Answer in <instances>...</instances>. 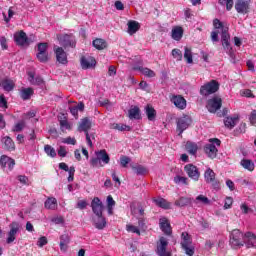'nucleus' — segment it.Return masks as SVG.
I'll return each instance as SVG.
<instances>
[{
    "label": "nucleus",
    "mask_w": 256,
    "mask_h": 256,
    "mask_svg": "<svg viewBox=\"0 0 256 256\" xmlns=\"http://www.w3.org/2000/svg\"><path fill=\"white\" fill-rule=\"evenodd\" d=\"M213 26H214V28L215 29H227V28H224L223 27V22H221V20L220 19H217V18H215L214 20H213Z\"/></svg>",
    "instance_id": "nucleus-61"
},
{
    "label": "nucleus",
    "mask_w": 256,
    "mask_h": 256,
    "mask_svg": "<svg viewBox=\"0 0 256 256\" xmlns=\"http://www.w3.org/2000/svg\"><path fill=\"white\" fill-rule=\"evenodd\" d=\"M1 86L4 91H7L9 93L10 91H13L15 89V82L11 79H4L2 80Z\"/></svg>",
    "instance_id": "nucleus-29"
},
{
    "label": "nucleus",
    "mask_w": 256,
    "mask_h": 256,
    "mask_svg": "<svg viewBox=\"0 0 256 256\" xmlns=\"http://www.w3.org/2000/svg\"><path fill=\"white\" fill-rule=\"evenodd\" d=\"M71 243V237L69 234H62L60 236V251L66 253L67 249H69V244Z\"/></svg>",
    "instance_id": "nucleus-20"
},
{
    "label": "nucleus",
    "mask_w": 256,
    "mask_h": 256,
    "mask_svg": "<svg viewBox=\"0 0 256 256\" xmlns=\"http://www.w3.org/2000/svg\"><path fill=\"white\" fill-rule=\"evenodd\" d=\"M221 107H223V99L219 96H214L207 101L206 109L209 113H217Z\"/></svg>",
    "instance_id": "nucleus-5"
},
{
    "label": "nucleus",
    "mask_w": 256,
    "mask_h": 256,
    "mask_svg": "<svg viewBox=\"0 0 256 256\" xmlns=\"http://www.w3.org/2000/svg\"><path fill=\"white\" fill-rule=\"evenodd\" d=\"M159 227L162 233L167 235V237H171V235H173V228L171 227V222H169L167 217H162L159 219Z\"/></svg>",
    "instance_id": "nucleus-11"
},
{
    "label": "nucleus",
    "mask_w": 256,
    "mask_h": 256,
    "mask_svg": "<svg viewBox=\"0 0 256 256\" xmlns=\"http://www.w3.org/2000/svg\"><path fill=\"white\" fill-rule=\"evenodd\" d=\"M23 129H25V120H21L18 123H16L14 125V127L12 128V131L14 133H21V131H23Z\"/></svg>",
    "instance_id": "nucleus-46"
},
{
    "label": "nucleus",
    "mask_w": 256,
    "mask_h": 256,
    "mask_svg": "<svg viewBox=\"0 0 256 256\" xmlns=\"http://www.w3.org/2000/svg\"><path fill=\"white\" fill-rule=\"evenodd\" d=\"M54 53L56 55V61L60 63V65H67V63H69L67 52H65L63 47L54 46Z\"/></svg>",
    "instance_id": "nucleus-12"
},
{
    "label": "nucleus",
    "mask_w": 256,
    "mask_h": 256,
    "mask_svg": "<svg viewBox=\"0 0 256 256\" xmlns=\"http://www.w3.org/2000/svg\"><path fill=\"white\" fill-rule=\"evenodd\" d=\"M243 247L247 249H255L256 247V235L253 232H246L242 238Z\"/></svg>",
    "instance_id": "nucleus-10"
},
{
    "label": "nucleus",
    "mask_w": 256,
    "mask_h": 256,
    "mask_svg": "<svg viewBox=\"0 0 256 256\" xmlns=\"http://www.w3.org/2000/svg\"><path fill=\"white\" fill-rule=\"evenodd\" d=\"M68 173H69L68 183H72V181L75 180V168L73 166H71Z\"/></svg>",
    "instance_id": "nucleus-59"
},
{
    "label": "nucleus",
    "mask_w": 256,
    "mask_h": 256,
    "mask_svg": "<svg viewBox=\"0 0 256 256\" xmlns=\"http://www.w3.org/2000/svg\"><path fill=\"white\" fill-rule=\"evenodd\" d=\"M234 7L240 15H247L251 11V2L249 0H236Z\"/></svg>",
    "instance_id": "nucleus-9"
},
{
    "label": "nucleus",
    "mask_w": 256,
    "mask_h": 256,
    "mask_svg": "<svg viewBox=\"0 0 256 256\" xmlns=\"http://www.w3.org/2000/svg\"><path fill=\"white\" fill-rule=\"evenodd\" d=\"M126 231H128V233H136V235H141V230H139V227L134 226L133 224H127Z\"/></svg>",
    "instance_id": "nucleus-49"
},
{
    "label": "nucleus",
    "mask_w": 256,
    "mask_h": 256,
    "mask_svg": "<svg viewBox=\"0 0 256 256\" xmlns=\"http://www.w3.org/2000/svg\"><path fill=\"white\" fill-rule=\"evenodd\" d=\"M174 183H176V185H180V183L182 185H189V178L177 175L174 177Z\"/></svg>",
    "instance_id": "nucleus-43"
},
{
    "label": "nucleus",
    "mask_w": 256,
    "mask_h": 256,
    "mask_svg": "<svg viewBox=\"0 0 256 256\" xmlns=\"http://www.w3.org/2000/svg\"><path fill=\"white\" fill-rule=\"evenodd\" d=\"M138 229H141V231H147V223L145 218H138Z\"/></svg>",
    "instance_id": "nucleus-54"
},
{
    "label": "nucleus",
    "mask_w": 256,
    "mask_h": 256,
    "mask_svg": "<svg viewBox=\"0 0 256 256\" xmlns=\"http://www.w3.org/2000/svg\"><path fill=\"white\" fill-rule=\"evenodd\" d=\"M181 238H182V242H181V246L182 247H191V236L189 235V233L187 232H183L181 234Z\"/></svg>",
    "instance_id": "nucleus-38"
},
{
    "label": "nucleus",
    "mask_w": 256,
    "mask_h": 256,
    "mask_svg": "<svg viewBox=\"0 0 256 256\" xmlns=\"http://www.w3.org/2000/svg\"><path fill=\"white\" fill-rule=\"evenodd\" d=\"M237 123H239V117H226L224 119V125L227 129H233Z\"/></svg>",
    "instance_id": "nucleus-31"
},
{
    "label": "nucleus",
    "mask_w": 256,
    "mask_h": 256,
    "mask_svg": "<svg viewBox=\"0 0 256 256\" xmlns=\"http://www.w3.org/2000/svg\"><path fill=\"white\" fill-rule=\"evenodd\" d=\"M129 163H131V158H129L128 156H121L120 157L121 167H127V165H129Z\"/></svg>",
    "instance_id": "nucleus-58"
},
{
    "label": "nucleus",
    "mask_w": 256,
    "mask_h": 256,
    "mask_svg": "<svg viewBox=\"0 0 256 256\" xmlns=\"http://www.w3.org/2000/svg\"><path fill=\"white\" fill-rule=\"evenodd\" d=\"M220 5H226V10L231 11L233 9V0H219Z\"/></svg>",
    "instance_id": "nucleus-52"
},
{
    "label": "nucleus",
    "mask_w": 256,
    "mask_h": 256,
    "mask_svg": "<svg viewBox=\"0 0 256 256\" xmlns=\"http://www.w3.org/2000/svg\"><path fill=\"white\" fill-rule=\"evenodd\" d=\"M47 243H48L47 237L42 236L38 239L37 245H38V247H45V245H47Z\"/></svg>",
    "instance_id": "nucleus-62"
},
{
    "label": "nucleus",
    "mask_w": 256,
    "mask_h": 256,
    "mask_svg": "<svg viewBox=\"0 0 256 256\" xmlns=\"http://www.w3.org/2000/svg\"><path fill=\"white\" fill-rule=\"evenodd\" d=\"M62 45L64 47H71L72 49H75V47H77V41L73 36L65 34L62 38Z\"/></svg>",
    "instance_id": "nucleus-19"
},
{
    "label": "nucleus",
    "mask_w": 256,
    "mask_h": 256,
    "mask_svg": "<svg viewBox=\"0 0 256 256\" xmlns=\"http://www.w3.org/2000/svg\"><path fill=\"white\" fill-rule=\"evenodd\" d=\"M182 249H184L186 255L193 256L195 255V248L190 246H182Z\"/></svg>",
    "instance_id": "nucleus-60"
},
{
    "label": "nucleus",
    "mask_w": 256,
    "mask_h": 256,
    "mask_svg": "<svg viewBox=\"0 0 256 256\" xmlns=\"http://www.w3.org/2000/svg\"><path fill=\"white\" fill-rule=\"evenodd\" d=\"M62 143H64L65 145H77V139L69 136L67 138H63Z\"/></svg>",
    "instance_id": "nucleus-55"
},
{
    "label": "nucleus",
    "mask_w": 256,
    "mask_h": 256,
    "mask_svg": "<svg viewBox=\"0 0 256 256\" xmlns=\"http://www.w3.org/2000/svg\"><path fill=\"white\" fill-rule=\"evenodd\" d=\"M92 45L98 51H103V49H107V41H105V39L102 38H96L95 40H93Z\"/></svg>",
    "instance_id": "nucleus-25"
},
{
    "label": "nucleus",
    "mask_w": 256,
    "mask_h": 256,
    "mask_svg": "<svg viewBox=\"0 0 256 256\" xmlns=\"http://www.w3.org/2000/svg\"><path fill=\"white\" fill-rule=\"evenodd\" d=\"M49 44L47 42L38 43V53H47Z\"/></svg>",
    "instance_id": "nucleus-53"
},
{
    "label": "nucleus",
    "mask_w": 256,
    "mask_h": 256,
    "mask_svg": "<svg viewBox=\"0 0 256 256\" xmlns=\"http://www.w3.org/2000/svg\"><path fill=\"white\" fill-rule=\"evenodd\" d=\"M14 41L18 47H29V45H31V39H29L27 33L23 30L14 34Z\"/></svg>",
    "instance_id": "nucleus-6"
},
{
    "label": "nucleus",
    "mask_w": 256,
    "mask_h": 256,
    "mask_svg": "<svg viewBox=\"0 0 256 256\" xmlns=\"http://www.w3.org/2000/svg\"><path fill=\"white\" fill-rule=\"evenodd\" d=\"M132 169L136 175H145L147 173V168L142 165L133 166Z\"/></svg>",
    "instance_id": "nucleus-47"
},
{
    "label": "nucleus",
    "mask_w": 256,
    "mask_h": 256,
    "mask_svg": "<svg viewBox=\"0 0 256 256\" xmlns=\"http://www.w3.org/2000/svg\"><path fill=\"white\" fill-rule=\"evenodd\" d=\"M91 207H92V211L94 213V215H103V202L101 201V199H99V197H95L92 202H91Z\"/></svg>",
    "instance_id": "nucleus-15"
},
{
    "label": "nucleus",
    "mask_w": 256,
    "mask_h": 256,
    "mask_svg": "<svg viewBox=\"0 0 256 256\" xmlns=\"http://www.w3.org/2000/svg\"><path fill=\"white\" fill-rule=\"evenodd\" d=\"M172 57L176 59V61H182L183 60V52L179 50L178 48H174L172 50Z\"/></svg>",
    "instance_id": "nucleus-48"
},
{
    "label": "nucleus",
    "mask_w": 256,
    "mask_h": 256,
    "mask_svg": "<svg viewBox=\"0 0 256 256\" xmlns=\"http://www.w3.org/2000/svg\"><path fill=\"white\" fill-rule=\"evenodd\" d=\"M80 63L82 69H93V67L97 65V60H95L93 57L82 56L80 58Z\"/></svg>",
    "instance_id": "nucleus-16"
},
{
    "label": "nucleus",
    "mask_w": 256,
    "mask_h": 256,
    "mask_svg": "<svg viewBox=\"0 0 256 256\" xmlns=\"http://www.w3.org/2000/svg\"><path fill=\"white\" fill-rule=\"evenodd\" d=\"M44 81L41 76H37L35 79L31 80L32 85H43Z\"/></svg>",
    "instance_id": "nucleus-64"
},
{
    "label": "nucleus",
    "mask_w": 256,
    "mask_h": 256,
    "mask_svg": "<svg viewBox=\"0 0 256 256\" xmlns=\"http://www.w3.org/2000/svg\"><path fill=\"white\" fill-rule=\"evenodd\" d=\"M184 171L186 175H188V177L192 179V181H194L195 183L199 181L201 177V172L199 171V168H197V166L193 164H187L184 166Z\"/></svg>",
    "instance_id": "nucleus-8"
},
{
    "label": "nucleus",
    "mask_w": 256,
    "mask_h": 256,
    "mask_svg": "<svg viewBox=\"0 0 256 256\" xmlns=\"http://www.w3.org/2000/svg\"><path fill=\"white\" fill-rule=\"evenodd\" d=\"M36 57L40 63H47L49 61V53L48 52H38Z\"/></svg>",
    "instance_id": "nucleus-45"
},
{
    "label": "nucleus",
    "mask_w": 256,
    "mask_h": 256,
    "mask_svg": "<svg viewBox=\"0 0 256 256\" xmlns=\"http://www.w3.org/2000/svg\"><path fill=\"white\" fill-rule=\"evenodd\" d=\"M170 101L177 109H180V111L187 108V100H185L182 95H172L170 96Z\"/></svg>",
    "instance_id": "nucleus-14"
},
{
    "label": "nucleus",
    "mask_w": 256,
    "mask_h": 256,
    "mask_svg": "<svg viewBox=\"0 0 256 256\" xmlns=\"http://www.w3.org/2000/svg\"><path fill=\"white\" fill-rule=\"evenodd\" d=\"M233 205V198L226 197L224 202V209H231V206Z\"/></svg>",
    "instance_id": "nucleus-63"
},
{
    "label": "nucleus",
    "mask_w": 256,
    "mask_h": 256,
    "mask_svg": "<svg viewBox=\"0 0 256 256\" xmlns=\"http://www.w3.org/2000/svg\"><path fill=\"white\" fill-rule=\"evenodd\" d=\"M204 179L206 183L215 181L216 179L215 171H213V169L211 168H207L206 171L204 172Z\"/></svg>",
    "instance_id": "nucleus-35"
},
{
    "label": "nucleus",
    "mask_w": 256,
    "mask_h": 256,
    "mask_svg": "<svg viewBox=\"0 0 256 256\" xmlns=\"http://www.w3.org/2000/svg\"><path fill=\"white\" fill-rule=\"evenodd\" d=\"M244 233L239 231V229H234L230 233V245L233 247V249H241L243 247V239Z\"/></svg>",
    "instance_id": "nucleus-4"
},
{
    "label": "nucleus",
    "mask_w": 256,
    "mask_h": 256,
    "mask_svg": "<svg viewBox=\"0 0 256 256\" xmlns=\"http://www.w3.org/2000/svg\"><path fill=\"white\" fill-rule=\"evenodd\" d=\"M70 113L75 117V119H79V111H85V104L83 102H80L76 106H71L70 108Z\"/></svg>",
    "instance_id": "nucleus-24"
},
{
    "label": "nucleus",
    "mask_w": 256,
    "mask_h": 256,
    "mask_svg": "<svg viewBox=\"0 0 256 256\" xmlns=\"http://www.w3.org/2000/svg\"><path fill=\"white\" fill-rule=\"evenodd\" d=\"M34 90L33 88L29 87V88H23L20 92V97L21 99H23V101H29V99H31V97H33L34 94Z\"/></svg>",
    "instance_id": "nucleus-27"
},
{
    "label": "nucleus",
    "mask_w": 256,
    "mask_h": 256,
    "mask_svg": "<svg viewBox=\"0 0 256 256\" xmlns=\"http://www.w3.org/2000/svg\"><path fill=\"white\" fill-rule=\"evenodd\" d=\"M241 165L243 168L247 169V171H255V163H253L252 160L242 159Z\"/></svg>",
    "instance_id": "nucleus-40"
},
{
    "label": "nucleus",
    "mask_w": 256,
    "mask_h": 256,
    "mask_svg": "<svg viewBox=\"0 0 256 256\" xmlns=\"http://www.w3.org/2000/svg\"><path fill=\"white\" fill-rule=\"evenodd\" d=\"M96 157L100 159V162L102 161L103 163H105V165H108L109 161H111V157H109V154L105 149L96 152Z\"/></svg>",
    "instance_id": "nucleus-28"
},
{
    "label": "nucleus",
    "mask_w": 256,
    "mask_h": 256,
    "mask_svg": "<svg viewBox=\"0 0 256 256\" xmlns=\"http://www.w3.org/2000/svg\"><path fill=\"white\" fill-rule=\"evenodd\" d=\"M218 91L219 82H217V80H211L200 87V95H202V97H209V95H213V93H217Z\"/></svg>",
    "instance_id": "nucleus-3"
},
{
    "label": "nucleus",
    "mask_w": 256,
    "mask_h": 256,
    "mask_svg": "<svg viewBox=\"0 0 256 256\" xmlns=\"http://www.w3.org/2000/svg\"><path fill=\"white\" fill-rule=\"evenodd\" d=\"M128 115L130 119H141V110L137 106H134L129 109Z\"/></svg>",
    "instance_id": "nucleus-36"
},
{
    "label": "nucleus",
    "mask_w": 256,
    "mask_h": 256,
    "mask_svg": "<svg viewBox=\"0 0 256 256\" xmlns=\"http://www.w3.org/2000/svg\"><path fill=\"white\" fill-rule=\"evenodd\" d=\"M93 223L96 229H99V230L105 229V227H107V220L105 219V217H103V214L96 215L93 218Z\"/></svg>",
    "instance_id": "nucleus-18"
},
{
    "label": "nucleus",
    "mask_w": 256,
    "mask_h": 256,
    "mask_svg": "<svg viewBox=\"0 0 256 256\" xmlns=\"http://www.w3.org/2000/svg\"><path fill=\"white\" fill-rule=\"evenodd\" d=\"M153 201L155 205H157V207H160L161 209H171V203H169L164 198H156V199H153Z\"/></svg>",
    "instance_id": "nucleus-32"
},
{
    "label": "nucleus",
    "mask_w": 256,
    "mask_h": 256,
    "mask_svg": "<svg viewBox=\"0 0 256 256\" xmlns=\"http://www.w3.org/2000/svg\"><path fill=\"white\" fill-rule=\"evenodd\" d=\"M90 165L91 167H102L101 160L98 156L90 159Z\"/></svg>",
    "instance_id": "nucleus-57"
},
{
    "label": "nucleus",
    "mask_w": 256,
    "mask_h": 256,
    "mask_svg": "<svg viewBox=\"0 0 256 256\" xmlns=\"http://www.w3.org/2000/svg\"><path fill=\"white\" fill-rule=\"evenodd\" d=\"M186 151L190 154V155H197V151L199 149V146H197V144L195 142H187L186 146H185Z\"/></svg>",
    "instance_id": "nucleus-34"
},
{
    "label": "nucleus",
    "mask_w": 256,
    "mask_h": 256,
    "mask_svg": "<svg viewBox=\"0 0 256 256\" xmlns=\"http://www.w3.org/2000/svg\"><path fill=\"white\" fill-rule=\"evenodd\" d=\"M60 129L63 133H65V129L71 131V125L69 124V121H67V119L60 120Z\"/></svg>",
    "instance_id": "nucleus-51"
},
{
    "label": "nucleus",
    "mask_w": 256,
    "mask_h": 256,
    "mask_svg": "<svg viewBox=\"0 0 256 256\" xmlns=\"http://www.w3.org/2000/svg\"><path fill=\"white\" fill-rule=\"evenodd\" d=\"M169 240L165 236H161L157 242L156 253L158 256H171V252L167 251Z\"/></svg>",
    "instance_id": "nucleus-7"
},
{
    "label": "nucleus",
    "mask_w": 256,
    "mask_h": 256,
    "mask_svg": "<svg viewBox=\"0 0 256 256\" xmlns=\"http://www.w3.org/2000/svg\"><path fill=\"white\" fill-rule=\"evenodd\" d=\"M10 161V157H8L7 155H2L0 158V165L3 169H5V167H7L8 163Z\"/></svg>",
    "instance_id": "nucleus-56"
},
{
    "label": "nucleus",
    "mask_w": 256,
    "mask_h": 256,
    "mask_svg": "<svg viewBox=\"0 0 256 256\" xmlns=\"http://www.w3.org/2000/svg\"><path fill=\"white\" fill-rule=\"evenodd\" d=\"M192 123H193V120L189 115H183L176 119V131H178L179 137L183 135L184 131H187V129H189V126Z\"/></svg>",
    "instance_id": "nucleus-2"
},
{
    "label": "nucleus",
    "mask_w": 256,
    "mask_h": 256,
    "mask_svg": "<svg viewBox=\"0 0 256 256\" xmlns=\"http://www.w3.org/2000/svg\"><path fill=\"white\" fill-rule=\"evenodd\" d=\"M183 33H184L183 27H181V26H174L172 28L171 38L174 41H179L180 39H183Z\"/></svg>",
    "instance_id": "nucleus-22"
},
{
    "label": "nucleus",
    "mask_w": 256,
    "mask_h": 256,
    "mask_svg": "<svg viewBox=\"0 0 256 256\" xmlns=\"http://www.w3.org/2000/svg\"><path fill=\"white\" fill-rule=\"evenodd\" d=\"M133 71H140L143 75L146 77H155V71L149 69V68H143L141 66H134Z\"/></svg>",
    "instance_id": "nucleus-30"
},
{
    "label": "nucleus",
    "mask_w": 256,
    "mask_h": 256,
    "mask_svg": "<svg viewBox=\"0 0 256 256\" xmlns=\"http://www.w3.org/2000/svg\"><path fill=\"white\" fill-rule=\"evenodd\" d=\"M197 201H200V203H203V205H211V200L204 195H198L196 200H194V203H197Z\"/></svg>",
    "instance_id": "nucleus-50"
},
{
    "label": "nucleus",
    "mask_w": 256,
    "mask_h": 256,
    "mask_svg": "<svg viewBox=\"0 0 256 256\" xmlns=\"http://www.w3.org/2000/svg\"><path fill=\"white\" fill-rule=\"evenodd\" d=\"M139 29H141V25L139 24V22H137L135 20H130L128 22L129 35H135V33H137V31H139Z\"/></svg>",
    "instance_id": "nucleus-26"
},
{
    "label": "nucleus",
    "mask_w": 256,
    "mask_h": 256,
    "mask_svg": "<svg viewBox=\"0 0 256 256\" xmlns=\"http://www.w3.org/2000/svg\"><path fill=\"white\" fill-rule=\"evenodd\" d=\"M193 203V199L188 197H180L175 201V205L177 207H187V205H191Z\"/></svg>",
    "instance_id": "nucleus-33"
},
{
    "label": "nucleus",
    "mask_w": 256,
    "mask_h": 256,
    "mask_svg": "<svg viewBox=\"0 0 256 256\" xmlns=\"http://www.w3.org/2000/svg\"><path fill=\"white\" fill-rule=\"evenodd\" d=\"M89 129H91V120L88 117L82 118L78 124L79 133H89Z\"/></svg>",
    "instance_id": "nucleus-17"
},
{
    "label": "nucleus",
    "mask_w": 256,
    "mask_h": 256,
    "mask_svg": "<svg viewBox=\"0 0 256 256\" xmlns=\"http://www.w3.org/2000/svg\"><path fill=\"white\" fill-rule=\"evenodd\" d=\"M209 142L210 144H206L204 146V153H206L209 159H215L217 157V153H219L217 147H221V140L219 138H211L209 139Z\"/></svg>",
    "instance_id": "nucleus-1"
},
{
    "label": "nucleus",
    "mask_w": 256,
    "mask_h": 256,
    "mask_svg": "<svg viewBox=\"0 0 256 256\" xmlns=\"http://www.w3.org/2000/svg\"><path fill=\"white\" fill-rule=\"evenodd\" d=\"M44 151L48 157L55 158L57 157V152L55 151V148H53L51 145L47 144L44 146Z\"/></svg>",
    "instance_id": "nucleus-42"
},
{
    "label": "nucleus",
    "mask_w": 256,
    "mask_h": 256,
    "mask_svg": "<svg viewBox=\"0 0 256 256\" xmlns=\"http://www.w3.org/2000/svg\"><path fill=\"white\" fill-rule=\"evenodd\" d=\"M44 207L46 209H50V210L54 211V209H57V199L56 198H48L44 203Z\"/></svg>",
    "instance_id": "nucleus-39"
},
{
    "label": "nucleus",
    "mask_w": 256,
    "mask_h": 256,
    "mask_svg": "<svg viewBox=\"0 0 256 256\" xmlns=\"http://www.w3.org/2000/svg\"><path fill=\"white\" fill-rule=\"evenodd\" d=\"M110 129H115L116 131H131V126L113 123L111 124Z\"/></svg>",
    "instance_id": "nucleus-41"
},
{
    "label": "nucleus",
    "mask_w": 256,
    "mask_h": 256,
    "mask_svg": "<svg viewBox=\"0 0 256 256\" xmlns=\"http://www.w3.org/2000/svg\"><path fill=\"white\" fill-rule=\"evenodd\" d=\"M221 39H222V46L224 47V49H229V47H231V35H229V32L227 29H222L221 32Z\"/></svg>",
    "instance_id": "nucleus-23"
},
{
    "label": "nucleus",
    "mask_w": 256,
    "mask_h": 256,
    "mask_svg": "<svg viewBox=\"0 0 256 256\" xmlns=\"http://www.w3.org/2000/svg\"><path fill=\"white\" fill-rule=\"evenodd\" d=\"M145 109L148 120L155 121V117H157V111L155 110V108H153V106L151 105H147Z\"/></svg>",
    "instance_id": "nucleus-37"
},
{
    "label": "nucleus",
    "mask_w": 256,
    "mask_h": 256,
    "mask_svg": "<svg viewBox=\"0 0 256 256\" xmlns=\"http://www.w3.org/2000/svg\"><path fill=\"white\" fill-rule=\"evenodd\" d=\"M2 147L5 151H15V142L11 137L5 136L2 138Z\"/></svg>",
    "instance_id": "nucleus-21"
},
{
    "label": "nucleus",
    "mask_w": 256,
    "mask_h": 256,
    "mask_svg": "<svg viewBox=\"0 0 256 256\" xmlns=\"http://www.w3.org/2000/svg\"><path fill=\"white\" fill-rule=\"evenodd\" d=\"M10 231L8 232V237L6 243L11 245L15 239H17V233H19V222H12L10 225Z\"/></svg>",
    "instance_id": "nucleus-13"
},
{
    "label": "nucleus",
    "mask_w": 256,
    "mask_h": 256,
    "mask_svg": "<svg viewBox=\"0 0 256 256\" xmlns=\"http://www.w3.org/2000/svg\"><path fill=\"white\" fill-rule=\"evenodd\" d=\"M184 59L189 64L193 63V52H191V49L188 47H185L184 49Z\"/></svg>",
    "instance_id": "nucleus-44"
}]
</instances>
